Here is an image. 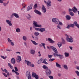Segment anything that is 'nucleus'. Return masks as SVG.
I'll return each mask as SVG.
<instances>
[{"label": "nucleus", "mask_w": 79, "mask_h": 79, "mask_svg": "<svg viewBox=\"0 0 79 79\" xmlns=\"http://www.w3.org/2000/svg\"><path fill=\"white\" fill-rule=\"evenodd\" d=\"M8 66H9V67H10V68H11V69H13V66H12L11 65V63H8Z\"/></svg>", "instance_id": "72a5a7b5"}, {"label": "nucleus", "mask_w": 79, "mask_h": 79, "mask_svg": "<svg viewBox=\"0 0 79 79\" xmlns=\"http://www.w3.org/2000/svg\"><path fill=\"white\" fill-rule=\"evenodd\" d=\"M43 60H44L43 59H41L40 60H39L38 61V64H40Z\"/></svg>", "instance_id": "c756f323"}, {"label": "nucleus", "mask_w": 79, "mask_h": 79, "mask_svg": "<svg viewBox=\"0 0 79 79\" xmlns=\"http://www.w3.org/2000/svg\"><path fill=\"white\" fill-rule=\"evenodd\" d=\"M34 12L35 13L37 14V15H42V13H41L39 11V10L36 9H35L34 10Z\"/></svg>", "instance_id": "2eb2a0df"}, {"label": "nucleus", "mask_w": 79, "mask_h": 79, "mask_svg": "<svg viewBox=\"0 0 79 79\" xmlns=\"http://www.w3.org/2000/svg\"><path fill=\"white\" fill-rule=\"evenodd\" d=\"M43 63H44V64H48V63L46 62L45 60V59L43 60V61L42 62Z\"/></svg>", "instance_id": "4c0bfd02"}, {"label": "nucleus", "mask_w": 79, "mask_h": 79, "mask_svg": "<svg viewBox=\"0 0 79 79\" xmlns=\"http://www.w3.org/2000/svg\"><path fill=\"white\" fill-rule=\"evenodd\" d=\"M27 18L28 20H31V15L28 14L27 16Z\"/></svg>", "instance_id": "5701e85b"}, {"label": "nucleus", "mask_w": 79, "mask_h": 79, "mask_svg": "<svg viewBox=\"0 0 79 79\" xmlns=\"http://www.w3.org/2000/svg\"><path fill=\"white\" fill-rule=\"evenodd\" d=\"M22 39L23 40L25 41H26V40H27V37L25 36H23Z\"/></svg>", "instance_id": "2f4dec72"}, {"label": "nucleus", "mask_w": 79, "mask_h": 79, "mask_svg": "<svg viewBox=\"0 0 79 79\" xmlns=\"http://www.w3.org/2000/svg\"><path fill=\"white\" fill-rule=\"evenodd\" d=\"M48 58H52V56H53V55H50L49 54L48 55Z\"/></svg>", "instance_id": "de8ad7c7"}, {"label": "nucleus", "mask_w": 79, "mask_h": 79, "mask_svg": "<svg viewBox=\"0 0 79 79\" xmlns=\"http://www.w3.org/2000/svg\"><path fill=\"white\" fill-rule=\"evenodd\" d=\"M77 11V8L74 6L72 9H69V12H71V11H73V13H76V11Z\"/></svg>", "instance_id": "423d86ee"}, {"label": "nucleus", "mask_w": 79, "mask_h": 79, "mask_svg": "<svg viewBox=\"0 0 79 79\" xmlns=\"http://www.w3.org/2000/svg\"><path fill=\"white\" fill-rule=\"evenodd\" d=\"M69 14H70V15L71 16H74V13L73 12H69Z\"/></svg>", "instance_id": "a18cd8bd"}, {"label": "nucleus", "mask_w": 79, "mask_h": 79, "mask_svg": "<svg viewBox=\"0 0 79 79\" xmlns=\"http://www.w3.org/2000/svg\"><path fill=\"white\" fill-rule=\"evenodd\" d=\"M3 5L4 6H7V4L6 2H3Z\"/></svg>", "instance_id": "8fccbe9b"}, {"label": "nucleus", "mask_w": 79, "mask_h": 79, "mask_svg": "<svg viewBox=\"0 0 79 79\" xmlns=\"http://www.w3.org/2000/svg\"><path fill=\"white\" fill-rule=\"evenodd\" d=\"M64 68L65 69H66V70H68V65L66 64H65L63 66Z\"/></svg>", "instance_id": "393cba45"}, {"label": "nucleus", "mask_w": 79, "mask_h": 79, "mask_svg": "<svg viewBox=\"0 0 79 79\" xmlns=\"http://www.w3.org/2000/svg\"><path fill=\"white\" fill-rule=\"evenodd\" d=\"M57 45L59 48H60L62 46V44H61V42H59L57 44Z\"/></svg>", "instance_id": "c85d7f7f"}, {"label": "nucleus", "mask_w": 79, "mask_h": 79, "mask_svg": "<svg viewBox=\"0 0 79 79\" xmlns=\"http://www.w3.org/2000/svg\"><path fill=\"white\" fill-rule=\"evenodd\" d=\"M30 75H31V74L30 73V72L28 71H27L26 73V76L27 77V76H30Z\"/></svg>", "instance_id": "bb28decb"}, {"label": "nucleus", "mask_w": 79, "mask_h": 79, "mask_svg": "<svg viewBox=\"0 0 79 79\" xmlns=\"http://www.w3.org/2000/svg\"><path fill=\"white\" fill-rule=\"evenodd\" d=\"M16 32H21V30L19 28H17L16 29Z\"/></svg>", "instance_id": "ea45409f"}, {"label": "nucleus", "mask_w": 79, "mask_h": 79, "mask_svg": "<svg viewBox=\"0 0 79 79\" xmlns=\"http://www.w3.org/2000/svg\"><path fill=\"white\" fill-rule=\"evenodd\" d=\"M7 41L9 43H10L12 42V40H11V39L9 38H8L7 39Z\"/></svg>", "instance_id": "37998d69"}, {"label": "nucleus", "mask_w": 79, "mask_h": 79, "mask_svg": "<svg viewBox=\"0 0 79 79\" xmlns=\"http://www.w3.org/2000/svg\"><path fill=\"white\" fill-rule=\"evenodd\" d=\"M35 51L33 49H31L30 50V53L32 55H34L35 54Z\"/></svg>", "instance_id": "412c9836"}, {"label": "nucleus", "mask_w": 79, "mask_h": 79, "mask_svg": "<svg viewBox=\"0 0 79 79\" xmlns=\"http://www.w3.org/2000/svg\"><path fill=\"white\" fill-rule=\"evenodd\" d=\"M41 10L42 12L43 13H45L47 12V9L45 7V6L44 5H42V7L41 8Z\"/></svg>", "instance_id": "6e6552de"}, {"label": "nucleus", "mask_w": 79, "mask_h": 79, "mask_svg": "<svg viewBox=\"0 0 79 79\" xmlns=\"http://www.w3.org/2000/svg\"><path fill=\"white\" fill-rule=\"evenodd\" d=\"M40 33H39L38 32H35L34 33V35H35V36H38V35H40Z\"/></svg>", "instance_id": "e433bc0d"}, {"label": "nucleus", "mask_w": 79, "mask_h": 79, "mask_svg": "<svg viewBox=\"0 0 79 79\" xmlns=\"http://www.w3.org/2000/svg\"><path fill=\"white\" fill-rule=\"evenodd\" d=\"M62 39V43L63 44H66V42H65V40H64L63 38H61Z\"/></svg>", "instance_id": "c9c22d12"}, {"label": "nucleus", "mask_w": 79, "mask_h": 79, "mask_svg": "<svg viewBox=\"0 0 79 79\" xmlns=\"http://www.w3.org/2000/svg\"><path fill=\"white\" fill-rule=\"evenodd\" d=\"M33 28H35V27H42V26L40 24H38L37 22L35 21H33Z\"/></svg>", "instance_id": "20e7f679"}, {"label": "nucleus", "mask_w": 79, "mask_h": 79, "mask_svg": "<svg viewBox=\"0 0 79 79\" xmlns=\"http://www.w3.org/2000/svg\"><path fill=\"white\" fill-rule=\"evenodd\" d=\"M43 68H44V69H48V67L47 66L45 65H44L43 66Z\"/></svg>", "instance_id": "58836bf2"}, {"label": "nucleus", "mask_w": 79, "mask_h": 79, "mask_svg": "<svg viewBox=\"0 0 79 79\" xmlns=\"http://www.w3.org/2000/svg\"><path fill=\"white\" fill-rule=\"evenodd\" d=\"M58 56L60 59H63L64 58V56L63 55L58 54Z\"/></svg>", "instance_id": "a878e982"}, {"label": "nucleus", "mask_w": 79, "mask_h": 79, "mask_svg": "<svg viewBox=\"0 0 79 79\" xmlns=\"http://www.w3.org/2000/svg\"><path fill=\"white\" fill-rule=\"evenodd\" d=\"M57 28V29H62V28L60 26V25H57L56 26Z\"/></svg>", "instance_id": "473e14b6"}, {"label": "nucleus", "mask_w": 79, "mask_h": 79, "mask_svg": "<svg viewBox=\"0 0 79 79\" xmlns=\"http://www.w3.org/2000/svg\"><path fill=\"white\" fill-rule=\"evenodd\" d=\"M16 61L18 63H20L21 61V56H19L16 58Z\"/></svg>", "instance_id": "ddd939ff"}, {"label": "nucleus", "mask_w": 79, "mask_h": 79, "mask_svg": "<svg viewBox=\"0 0 79 79\" xmlns=\"http://www.w3.org/2000/svg\"><path fill=\"white\" fill-rule=\"evenodd\" d=\"M69 26H70V27H74V25L70 24L69 25Z\"/></svg>", "instance_id": "c03bdc74"}, {"label": "nucleus", "mask_w": 79, "mask_h": 79, "mask_svg": "<svg viewBox=\"0 0 79 79\" xmlns=\"http://www.w3.org/2000/svg\"><path fill=\"white\" fill-rule=\"evenodd\" d=\"M50 48L52 49L53 51L54 52H55L53 53L52 54L53 55H54L55 57L58 56V51H57V49L56 48H55L54 47L51 46H50Z\"/></svg>", "instance_id": "f257e3e1"}, {"label": "nucleus", "mask_w": 79, "mask_h": 79, "mask_svg": "<svg viewBox=\"0 0 79 79\" xmlns=\"http://www.w3.org/2000/svg\"><path fill=\"white\" fill-rule=\"evenodd\" d=\"M56 67L57 68H61V65H60V64L58 63L57 62H56Z\"/></svg>", "instance_id": "b1692460"}, {"label": "nucleus", "mask_w": 79, "mask_h": 79, "mask_svg": "<svg viewBox=\"0 0 79 79\" xmlns=\"http://www.w3.org/2000/svg\"><path fill=\"white\" fill-rule=\"evenodd\" d=\"M30 66H31V67H34V65L33 64H30Z\"/></svg>", "instance_id": "680f3d73"}, {"label": "nucleus", "mask_w": 79, "mask_h": 79, "mask_svg": "<svg viewBox=\"0 0 79 79\" xmlns=\"http://www.w3.org/2000/svg\"><path fill=\"white\" fill-rule=\"evenodd\" d=\"M32 77H35V79H39V76L38 75L36 74V73H32Z\"/></svg>", "instance_id": "1a4fd4ad"}, {"label": "nucleus", "mask_w": 79, "mask_h": 79, "mask_svg": "<svg viewBox=\"0 0 79 79\" xmlns=\"http://www.w3.org/2000/svg\"><path fill=\"white\" fill-rule=\"evenodd\" d=\"M48 41L50 42V43H51V44H54V43L55 42V41L53 40L50 38H48Z\"/></svg>", "instance_id": "a211bd4d"}, {"label": "nucleus", "mask_w": 79, "mask_h": 79, "mask_svg": "<svg viewBox=\"0 0 79 79\" xmlns=\"http://www.w3.org/2000/svg\"><path fill=\"white\" fill-rule=\"evenodd\" d=\"M4 71L5 73H8V71L6 70V69H4Z\"/></svg>", "instance_id": "bf43d9fd"}, {"label": "nucleus", "mask_w": 79, "mask_h": 79, "mask_svg": "<svg viewBox=\"0 0 79 79\" xmlns=\"http://www.w3.org/2000/svg\"><path fill=\"white\" fill-rule=\"evenodd\" d=\"M24 62L26 63V64H27V66H30L31 63L29 61H27L26 60H25L24 61Z\"/></svg>", "instance_id": "aec40b11"}, {"label": "nucleus", "mask_w": 79, "mask_h": 79, "mask_svg": "<svg viewBox=\"0 0 79 79\" xmlns=\"http://www.w3.org/2000/svg\"><path fill=\"white\" fill-rule=\"evenodd\" d=\"M15 69L16 72H17L18 71V68L16 67H15Z\"/></svg>", "instance_id": "4d7b16f0"}, {"label": "nucleus", "mask_w": 79, "mask_h": 79, "mask_svg": "<svg viewBox=\"0 0 79 79\" xmlns=\"http://www.w3.org/2000/svg\"><path fill=\"white\" fill-rule=\"evenodd\" d=\"M56 24H58L59 26H62L63 24V23L61 22H60V20H58V21H57V23H56Z\"/></svg>", "instance_id": "6ab92c4d"}, {"label": "nucleus", "mask_w": 79, "mask_h": 79, "mask_svg": "<svg viewBox=\"0 0 79 79\" xmlns=\"http://www.w3.org/2000/svg\"><path fill=\"white\" fill-rule=\"evenodd\" d=\"M65 36H66V40L67 42H70V43H72L73 42V40L74 39L72 38V37H70V38H69V36L67 34H65Z\"/></svg>", "instance_id": "7ed1b4c3"}, {"label": "nucleus", "mask_w": 79, "mask_h": 79, "mask_svg": "<svg viewBox=\"0 0 79 79\" xmlns=\"http://www.w3.org/2000/svg\"><path fill=\"white\" fill-rule=\"evenodd\" d=\"M24 44L26 46H27V43H26V42H24Z\"/></svg>", "instance_id": "774afa93"}, {"label": "nucleus", "mask_w": 79, "mask_h": 79, "mask_svg": "<svg viewBox=\"0 0 79 79\" xmlns=\"http://www.w3.org/2000/svg\"><path fill=\"white\" fill-rule=\"evenodd\" d=\"M74 24H75L76 26H77L78 24H77V22H74Z\"/></svg>", "instance_id": "5fc2aeb1"}, {"label": "nucleus", "mask_w": 79, "mask_h": 79, "mask_svg": "<svg viewBox=\"0 0 79 79\" xmlns=\"http://www.w3.org/2000/svg\"><path fill=\"white\" fill-rule=\"evenodd\" d=\"M35 40L36 41H38L39 40V38H38V36H35L34 38Z\"/></svg>", "instance_id": "79ce46f5"}, {"label": "nucleus", "mask_w": 79, "mask_h": 79, "mask_svg": "<svg viewBox=\"0 0 79 79\" xmlns=\"http://www.w3.org/2000/svg\"><path fill=\"white\" fill-rule=\"evenodd\" d=\"M26 4H22V6H23V7L22 9H21V10H23V9H24V8H25V7H26Z\"/></svg>", "instance_id": "f704fd0d"}, {"label": "nucleus", "mask_w": 79, "mask_h": 79, "mask_svg": "<svg viewBox=\"0 0 79 79\" xmlns=\"http://www.w3.org/2000/svg\"><path fill=\"white\" fill-rule=\"evenodd\" d=\"M11 45H12V46H14L15 45V44H14V42H11L10 43Z\"/></svg>", "instance_id": "09e8293b"}, {"label": "nucleus", "mask_w": 79, "mask_h": 79, "mask_svg": "<svg viewBox=\"0 0 79 79\" xmlns=\"http://www.w3.org/2000/svg\"><path fill=\"white\" fill-rule=\"evenodd\" d=\"M33 6V4H31L30 6H28L27 8V11H29L31 10H32V7Z\"/></svg>", "instance_id": "f8f14e48"}, {"label": "nucleus", "mask_w": 79, "mask_h": 79, "mask_svg": "<svg viewBox=\"0 0 79 79\" xmlns=\"http://www.w3.org/2000/svg\"><path fill=\"white\" fill-rule=\"evenodd\" d=\"M16 53L17 54H21V52H17Z\"/></svg>", "instance_id": "338daca9"}, {"label": "nucleus", "mask_w": 79, "mask_h": 79, "mask_svg": "<svg viewBox=\"0 0 79 79\" xmlns=\"http://www.w3.org/2000/svg\"><path fill=\"white\" fill-rule=\"evenodd\" d=\"M46 73L47 76H49L52 74L51 70L49 69H48L46 71Z\"/></svg>", "instance_id": "9d476101"}, {"label": "nucleus", "mask_w": 79, "mask_h": 79, "mask_svg": "<svg viewBox=\"0 0 79 79\" xmlns=\"http://www.w3.org/2000/svg\"><path fill=\"white\" fill-rule=\"evenodd\" d=\"M49 78L51 79H53V77L52 76H49Z\"/></svg>", "instance_id": "13d9d810"}, {"label": "nucleus", "mask_w": 79, "mask_h": 79, "mask_svg": "<svg viewBox=\"0 0 79 79\" xmlns=\"http://www.w3.org/2000/svg\"><path fill=\"white\" fill-rule=\"evenodd\" d=\"M34 8H36L37 7V4H35V5H34Z\"/></svg>", "instance_id": "6e6d98bb"}, {"label": "nucleus", "mask_w": 79, "mask_h": 79, "mask_svg": "<svg viewBox=\"0 0 79 79\" xmlns=\"http://www.w3.org/2000/svg\"><path fill=\"white\" fill-rule=\"evenodd\" d=\"M0 3H3V1L2 0H0Z\"/></svg>", "instance_id": "0e129e2a"}, {"label": "nucleus", "mask_w": 79, "mask_h": 79, "mask_svg": "<svg viewBox=\"0 0 79 79\" xmlns=\"http://www.w3.org/2000/svg\"><path fill=\"white\" fill-rule=\"evenodd\" d=\"M55 59L54 58H53V59H49V61H54V60H55Z\"/></svg>", "instance_id": "3c124183"}, {"label": "nucleus", "mask_w": 79, "mask_h": 79, "mask_svg": "<svg viewBox=\"0 0 79 79\" xmlns=\"http://www.w3.org/2000/svg\"><path fill=\"white\" fill-rule=\"evenodd\" d=\"M6 23L8 24L10 26H12V23H11V20H10L8 19H6Z\"/></svg>", "instance_id": "9b49d317"}, {"label": "nucleus", "mask_w": 79, "mask_h": 79, "mask_svg": "<svg viewBox=\"0 0 79 79\" xmlns=\"http://www.w3.org/2000/svg\"><path fill=\"white\" fill-rule=\"evenodd\" d=\"M10 62L12 64H15L16 63V60H15V59L12 58Z\"/></svg>", "instance_id": "f3484780"}, {"label": "nucleus", "mask_w": 79, "mask_h": 79, "mask_svg": "<svg viewBox=\"0 0 79 79\" xmlns=\"http://www.w3.org/2000/svg\"><path fill=\"white\" fill-rule=\"evenodd\" d=\"M69 48L70 49V50H73V47L72 46H69Z\"/></svg>", "instance_id": "e2e57ef3"}, {"label": "nucleus", "mask_w": 79, "mask_h": 79, "mask_svg": "<svg viewBox=\"0 0 79 79\" xmlns=\"http://www.w3.org/2000/svg\"><path fill=\"white\" fill-rule=\"evenodd\" d=\"M31 77H32V76L31 75H29V76H27V77H28V79H31Z\"/></svg>", "instance_id": "864d4df0"}, {"label": "nucleus", "mask_w": 79, "mask_h": 79, "mask_svg": "<svg viewBox=\"0 0 79 79\" xmlns=\"http://www.w3.org/2000/svg\"><path fill=\"white\" fill-rule=\"evenodd\" d=\"M31 41L34 45H38V43H36V42H35V41L32 40H31Z\"/></svg>", "instance_id": "cd10ccee"}, {"label": "nucleus", "mask_w": 79, "mask_h": 79, "mask_svg": "<svg viewBox=\"0 0 79 79\" xmlns=\"http://www.w3.org/2000/svg\"><path fill=\"white\" fill-rule=\"evenodd\" d=\"M75 72L76 73V74H77L78 76H79V72L77 71H75Z\"/></svg>", "instance_id": "49530a36"}, {"label": "nucleus", "mask_w": 79, "mask_h": 79, "mask_svg": "<svg viewBox=\"0 0 79 79\" xmlns=\"http://www.w3.org/2000/svg\"><path fill=\"white\" fill-rule=\"evenodd\" d=\"M64 54L65 56V57H68V56H69V54L68 52H65Z\"/></svg>", "instance_id": "7c9ffc66"}, {"label": "nucleus", "mask_w": 79, "mask_h": 79, "mask_svg": "<svg viewBox=\"0 0 79 79\" xmlns=\"http://www.w3.org/2000/svg\"><path fill=\"white\" fill-rule=\"evenodd\" d=\"M13 16H15V17L16 18H19V16L18 15V14H17L16 13H14L12 14V15L10 16V18H13Z\"/></svg>", "instance_id": "0eeeda50"}, {"label": "nucleus", "mask_w": 79, "mask_h": 79, "mask_svg": "<svg viewBox=\"0 0 79 79\" xmlns=\"http://www.w3.org/2000/svg\"><path fill=\"white\" fill-rule=\"evenodd\" d=\"M2 74L5 77H8V76H7V75L5 73H2Z\"/></svg>", "instance_id": "603ef678"}, {"label": "nucleus", "mask_w": 79, "mask_h": 79, "mask_svg": "<svg viewBox=\"0 0 79 79\" xmlns=\"http://www.w3.org/2000/svg\"><path fill=\"white\" fill-rule=\"evenodd\" d=\"M15 73L16 75H19V73H18V72H15Z\"/></svg>", "instance_id": "69168bd1"}, {"label": "nucleus", "mask_w": 79, "mask_h": 79, "mask_svg": "<svg viewBox=\"0 0 79 79\" xmlns=\"http://www.w3.org/2000/svg\"><path fill=\"white\" fill-rule=\"evenodd\" d=\"M62 15H65L66 14V11H63L62 12Z\"/></svg>", "instance_id": "052dcab7"}, {"label": "nucleus", "mask_w": 79, "mask_h": 79, "mask_svg": "<svg viewBox=\"0 0 79 79\" xmlns=\"http://www.w3.org/2000/svg\"><path fill=\"white\" fill-rule=\"evenodd\" d=\"M65 18L67 20H70L71 19V16L69 15H67L65 16Z\"/></svg>", "instance_id": "4be33fe9"}, {"label": "nucleus", "mask_w": 79, "mask_h": 79, "mask_svg": "<svg viewBox=\"0 0 79 79\" xmlns=\"http://www.w3.org/2000/svg\"><path fill=\"white\" fill-rule=\"evenodd\" d=\"M35 30H36L37 31H40L41 32H45V28H35Z\"/></svg>", "instance_id": "39448f33"}, {"label": "nucleus", "mask_w": 79, "mask_h": 79, "mask_svg": "<svg viewBox=\"0 0 79 79\" xmlns=\"http://www.w3.org/2000/svg\"><path fill=\"white\" fill-rule=\"evenodd\" d=\"M45 43H42L41 44H40L39 45V46L40 47H42L43 46V47L44 48V49H45L46 48H45Z\"/></svg>", "instance_id": "dca6fc26"}, {"label": "nucleus", "mask_w": 79, "mask_h": 79, "mask_svg": "<svg viewBox=\"0 0 79 79\" xmlns=\"http://www.w3.org/2000/svg\"><path fill=\"white\" fill-rule=\"evenodd\" d=\"M44 2L46 4L47 9H50V6H52V1L50 0H48L47 2L46 1L44 0Z\"/></svg>", "instance_id": "f03ea898"}, {"label": "nucleus", "mask_w": 79, "mask_h": 79, "mask_svg": "<svg viewBox=\"0 0 79 79\" xmlns=\"http://www.w3.org/2000/svg\"><path fill=\"white\" fill-rule=\"evenodd\" d=\"M59 20V19L57 18H54L52 19V21L53 22V23H55V24H56Z\"/></svg>", "instance_id": "4468645a"}, {"label": "nucleus", "mask_w": 79, "mask_h": 79, "mask_svg": "<svg viewBox=\"0 0 79 79\" xmlns=\"http://www.w3.org/2000/svg\"><path fill=\"white\" fill-rule=\"evenodd\" d=\"M0 56L1 57V58H2L3 59H6V58H7V57L6 56L5 57L4 56Z\"/></svg>", "instance_id": "a19ab883"}]
</instances>
